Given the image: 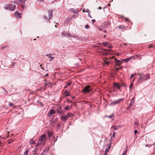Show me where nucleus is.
Masks as SVG:
<instances>
[{
	"label": "nucleus",
	"instance_id": "f8f14e48",
	"mask_svg": "<svg viewBox=\"0 0 155 155\" xmlns=\"http://www.w3.org/2000/svg\"><path fill=\"white\" fill-rule=\"evenodd\" d=\"M110 146H111V145H110V144H108L107 145L108 148H106V150H105V153H106V154H107V153L109 151V149H110Z\"/></svg>",
	"mask_w": 155,
	"mask_h": 155
},
{
	"label": "nucleus",
	"instance_id": "7c9ffc66",
	"mask_svg": "<svg viewBox=\"0 0 155 155\" xmlns=\"http://www.w3.org/2000/svg\"><path fill=\"white\" fill-rule=\"evenodd\" d=\"M139 124V121H136L135 122V123H134V124L135 125H138Z\"/></svg>",
	"mask_w": 155,
	"mask_h": 155
},
{
	"label": "nucleus",
	"instance_id": "5fc2aeb1",
	"mask_svg": "<svg viewBox=\"0 0 155 155\" xmlns=\"http://www.w3.org/2000/svg\"><path fill=\"white\" fill-rule=\"evenodd\" d=\"M125 21H127V20H128V19L127 18H125Z\"/></svg>",
	"mask_w": 155,
	"mask_h": 155
},
{
	"label": "nucleus",
	"instance_id": "bb28decb",
	"mask_svg": "<svg viewBox=\"0 0 155 155\" xmlns=\"http://www.w3.org/2000/svg\"><path fill=\"white\" fill-rule=\"evenodd\" d=\"M114 116V114H112L111 115L109 116H107V117L109 118H111Z\"/></svg>",
	"mask_w": 155,
	"mask_h": 155
},
{
	"label": "nucleus",
	"instance_id": "0eeeda50",
	"mask_svg": "<svg viewBox=\"0 0 155 155\" xmlns=\"http://www.w3.org/2000/svg\"><path fill=\"white\" fill-rule=\"evenodd\" d=\"M68 36L69 38H78L77 36H75L74 35H71L69 32H67V36Z\"/></svg>",
	"mask_w": 155,
	"mask_h": 155
},
{
	"label": "nucleus",
	"instance_id": "393cba45",
	"mask_svg": "<svg viewBox=\"0 0 155 155\" xmlns=\"http://www.w3.org/2000/svg\"><path fill=\"white\" fill-rule=\"evenodd\" d=\"M28 151H29L28 149L26 150L24 153V155H27L28 154Z\"/></svg>",
	"mask_w": 155,
	"mask_h": 155
},
{
	"label": "nucleus",
	"instance_id": "c756f323",
	"mask_svg": "<svg viewBox=\"0 0 155 155\" xmlns=\"http://www.w3.org/2000/svg\"><path fill=\"white\" fill-rule=\"evenodd\" d=\"M127 150H126L123 153V154L122 155H126L127 153Z\"/></svg>",
	"mask_w": 155,
	"mask_h": 155
},
{
	"label": "nucleus",
	"instance_id": "bf43d9fd",
	"mask_svg": "<svg viewBox=\"0 0 155 155\" xmlns=\"http://www.w3.org/2000/svg\"><path fill=\"white\" fill-rule=\"evenodd\" d=\"M104 32H106V30H104V31H103Z\"/></svg>",
	"mask_w": 155,
	"mask_h": 155
},
{
	"label": "nucleus",
	"instance_id": "72a5a7b5",
	"mask_svg": "<svg viewBox=\"0 0 155 155\" xmlns=\"http://www.w3.org/2000/svg\"><path fill=\"white\" fill-rule=\"evenodd\" d=\"M134 57H135L133 56H131L128 58H129V60H130V59H132L134 58Z\"/></svg>",
	"mask_w": 155,
	"mask_h": 155
},
{
	"label": "nucleus",
	"instance_id": "603ef678",
	"mask_svg": "<svg viewBox=\"0 0 155 155\" xmlns=\"http://www.w3.org/2000/svg\"><path fill=\"white\" fill-rule=\"evenodd\" d=\"M3 137H2L1 136H0V139H3Z\"/></svg>",
	"mask_w": 155,
	"mask_h": 155
},
{
	"label": "nucleus",
	"instance_id": "e2e57ef3",
	"mask_svg": "<svg viewBox=\"0 0 155 155\" xmlns=\"http://www.w3.org/2000/svg\"><path fill=\"white\" fill-rule=\"evenodd\" d=\"M83 12H85V11H84V9L83 10Z\"/></svg>",
	"mask_w": 155,
	"mask_h": 155
},
{
	"label": "nucleus",
	"instance_id": "5701e85b",
	"mask_svg": "<svg viewBox=\"0 0 155 155\" xmlns=\"http://www.w3.org/2000/svg\"><path fill=\"white\" fill-rule=\"evenodd\" d=\"M104 63L106 65L108 64H109L110 62V61H107L106 60H104Z\"/></svg>",
	"mask_w": 155,
	"mask_h": 155
},
{
	"label": "nucleus",
	"instance_id": "a19ab883",
	"mask_svg": "<svg viewBox=\"0 0 155 155\" xmlns=\"http://www.w3.org/2000/svg\"><path fill=\"white\" fill-rule=\"evenodd\" d=\"M44 18L46 20V19H47V17L46 16H44Z\"/></svg>",
	"mask_w": 155,
	"mask_h": 155
},
{
	"label": "nucleus",
	"instance_id": "09e8293b",
	"mask_svg": "<svg viewBox=\"0 0 155 155\" xmlns=\"http://www.w3.org/2000/svg\"><path fill=\"white\" fill-rule=\"evenodd\" d=\"M74 9H71V11H72V12H73V13H74L75 12H74Z\"/></svg>",
	"mask_w": 155,
	"mask_h": 155
},
{
	"label": "nucleus",
	"instance_id": "2eb2a0df",
	"mask_svg": "<svg viewBox=\"0 0 155 155\" xmlns=\"http://www.w3.org/2000/svg\"><path fill=\"white\" fill-rule=\"evenodd\" d=\"M115 63L116 64L118 65H119L122 62L119 60H115Z\"/></svg>",
	"mask_w": 155,
	"mask_h": 155
},
{
	"label": "nucleus",
	"instance_id": "79ce46f5",
	"mask_svg": "<svg viewBox=\"0 0 155 155\" xmlns=\"http://www.w3.org/2000/svg\"><path fill=\"white\" fill-rule=\"evenodd\" d=\"M115 132H114V133L113 134V136H113V137H115Z\"/></svg>",
	"mask_w": 155,
	"mask_h": 155
},
{
	"label": "nucleus",
	"instance_id": "13d9d810",
	"mask_svg": "<svg viewBox=\"0 0 155 155\" xmlns=\"http://www.w3.org/2000/svg\"><path fill=\"white\" fill-rule=\"evenodd\" d=\"M110 3H109V4H108V5H108V6H110Z\"/></svg>",
	"mask_w": 155,
	"mask_h": 155
},
{
	"label": "nucleus",
	"instance_id": "39448f33",
	"mask_svg": "<svg viewBox=\"0 0 155 155\" xmlns=\"http://www.w3.org/2000/svg\"><path fill=\"white\" fill-rule=\"evenodd\" d=\"M122 100L123 99L120 98L118 100L112 101L110 102V106H114L116 104H118L120 103Z\"/></svg>",
	"mask_w": 155,
	"mask_h": 155
},
{
	"label": "nucleus",
	"instance_id": "8fccbe9b",
	"mask_svg": "<svg viewBox=\"0 0 155 155\" xmlns=\"http://www.w3.org/2000/svg\"><path fill=\"white\" fill-rule=\"evenodd\" d=\"M102 9V8L101 7H100L99 6L98 8V9L99 10V9Z\"/></svg>",
	"mask_w": 155,
	"mask_h": 155
},
{
	"label": "nucleus",
	"instance_id": "6ab92c4d",
	"mask_svg": "<svg viewBox=\"0 0 155 155\" xmlns=\"http://www.w3.org/2000/svg\"><path fill=\"white\" fill-rule=\"evenodd\" d=\"M38 149L37 148H35V149L33 150V153L34 155H35L36 153V152H37L38 151Z\"/></svg>",
	"mask_w": 155,
	"mask_h": 155
},
{
	"label": "nucleus",
	"instance_id": "6e6552de",
	"mask_svg": "<svg viewBox=\"0 0 155 155\" xmlns=\"http://www.w3.org/2000/svg\"><path fill=\"white\" fill-rule=\"evenodd\" d=\"M55 112V111L54 110L51 109L50 110L48 113V115L49 117L51 116L53 114H54Z\"/></svg>",
	"mask_w": 155,
	"mask_h": 155
},
{
	"label": "nucleus",
	"instance_id": "9d476101",
	"mask_svg": "<svg viewBox=\"0 0 155 155\" xmlns=\"http://www.w3.org/2000/svg\"><path fill=\"white\" fill-rule=\"evenodd\" d=\"M45 55L46 56L48 57L49 58H51L49 61H51L52 60H53L54 58V57H53L51 56V54H46Z\"/></svg>",
	"mask_w": 155,
	"mask_h": 155
},
{
	"label": "nucleus",
	"instance_id": "b1692460",
	"mask_svg": "<svg viewBox=\"0 0 155 155\" xmlns=\"http://www.w3.org/2000/svg\"><path fill=\"white\" fill-rule=\"evenodd\" d=\"M122 60L125 62H128L129 60V58H127L126 59H122Z\"/></svg>",
	"mask_w": 155,
	"mask_h": 155
},
{
	"label": "nucleus",
	"instance_id": "a878e982",
	"mask_svg": "<svg viewBox=\"0 0 155 155\" xmlns=\"http://www.w3.org/2000/svg\"><path fill=\"white\" fill-rule=\"evenodd\" d=\"M52 133L50 132H49L48 133V135L49 137H50L52 136Z\"/></svg>",
	"mask_w": 155,
	"mask_h": 155
},
{
	"label": "nucleus",
	"instance_id": "a211bd4d",
	"mask_svg": "<svg viewBox=\"0 0 155 155\" xmlns=\"http://www.w3.org/2000/svg\"><path fill=\"white\" fill-rule=\"evenodd\" d=\"M118 28L120 29H123L125 28V27L123 25H120L119 26Z\"/></svg>",
	"mask_w": 155,
	"mask_h": 155
},
{
	"label": "nucleus",
	"instance_id": "052dcab7",
	"mask_svg": "<svg viewBox=\"0 0 155 155\" xmlns=\"http://www.w3.org/2000/svg\"><path fill=\"white\" fill-rule=\"evenodd\" d=\"M148 146H149L148 145H146V147H147Z\"/></svg>",
	"mask_w": 155,
	"mask_h": 155
},
{
	"label": "nucleus",
	"instance_id": "a18cd8bd",
	"mask_svg": "<svg viewBox=\"0 0 155 155\" xmlns=\"http://www.w3.org/2000/svg\"><path fill=\"white\" fill-rule=\"evenodd\" d=\"M140 54H138V55H136V56H137V57H138V58H139V57H140Z\"/></svg>",
	"mask_w": 155,
	"mask_h": 155
},
{
	"label": "nucleus",
	"instance_id": "c9c22d12",
	"mask_svg": "<svg viewBox=\"0 0 155 155\" xmlns=\"http://www.w3.org/2000/svg\"><path fill=\"white\" fill-rule=\"evenodd\" d=\"M134 100H135V97H133L132 98V99H131V101L134 102Z\"/></svg>",
	"mask_w": 155,
	"mask_h": 155
},
{
	"label": "nucleus",
	"instance_id": "9b49d317",
	"mask_svg": "<svg viewBox=\"0 0 155 155\" xmlns=\"http://www.w3.org/2000/svg\"><path fill=\"white\" fill-rule=\"evenodd\" d=\"M48 12L49 19H50L53 16L52 11L51 10H49L48 11Z\"/></svg>",
	"mask_w": 155,
	"mask_h": 155
},
{
	"label": "nucleus",
	"instance_id": "f704fd0d",
	"mask_svg": "<svg viewBox=\"0 0 155 155\" xmlns=\"http://www.w3.org/2000/svg\"><path fill=\"white\" fill-rule=\"evenodd\" d=\"M9 106H12L13 105V104L12 103H11V102H9Z\"/></svg>",
	"mask_w": 155,
	"mask_h": 155
},
{
	"label": "nucleus",
	"instance_id": "473e14b6",
	"mask_svg": "<svg viewBox=\"0 0 155 155\" xmlns=\"http://www.w3.org/2000/svg\"><path fill=\"white\" fill-rule=\"evenodd\" d=\"M136 73H135L134 74H132L131 75V76H130V78H133V77L134 75H136Z\"/></svg>",
	"mask_w": 155,
	"mask_h": 155
},
{
	"label": "nucleus",
	"instance_id": "37998d69",
	"mask_svg": "<svg viewBox=\"0 0 155 155\" xmlns=\"http://www.w3.org/2000/svg\"><path fill=\"white\" fill-rule=\"evenodd\" d=\"M137 132V130H135L134 131V133L135 134H136Z\"/></svg>",
	"mask_w": 155,
	"mask_h": 155
},
{
	"label": "nucleus",
	"instance_id": "c03bdc74",
	"mask_svg": "<svg viewBox=\"0 0 155 155\" xmlns=\"http://www.w3.org/2000/svg\"><path fill=\"white\" fill-rule=\"evenodd\" d=\"M153 46V45H150L149 46V48H151Z\"/></svg>",
	"mask_w": 155,
	"mask_h": 155
},
{
	"label": "nucleus",
	"instance_id": "0e129e2a",
	"mask_svg": "<svg viewBox=\"0 0 155 155\" xmlns=\"http://www.w3.org/2000/svg\"><path fill=\"white\" fill-rule=\"evenodd\" d=\"M57 140H56L55 141H54V143Z\"/></svg>",
	"mask_w": 155,
	"mask_h": 155
},
{
	"label": "nucleus",
	"instance_id": "412c9836",
	"mask_svg": "<svg viewBox=\"0 0 155 155\" xmlns=\"http://www.w3.org/2000/svg\"><path fill=\"white\" fill-rule=\"evenodd\" d=\"M62 36H67V32L65 31H64L62 33Z\"/></svg>",
	"mask_w": 155,
	"mask_h": 155
},
{
	"label": "nucleus",
	"instance_id": "6e6d98bb",
	"mask_svg": "<svg viewBox=\"0 0 155 155\" xmlns=\"http://www.w3.org/2000/svg\"><path fill=\"white\" fill-rule=\"evenodd\" d=\"M12 66H14V65L15 64V63H12Z\"/></svg>",
	"mask_w": 155,
	"mask_h": 155
},
{
	"label": "nucleus",
	"instance_id": "4c0bfd02",
	"mask_svg": "<svg viewBox=\"0 0 155 155\" xmlns=\"http://www.w3.org/2000/svg\"><path fill=\"white\" fill-rule=\"evenodd\" d=\"M71 84V83L70 82H68L67 85L68 86H70Z\"/></svg>",
	"mask_w": 155,
	"mask_h": 155
},
{
	"label": "nucleus",
	"instance_id": "4d7b16f0",
	"mask_svg": "<svg viewBox=\"0 0 155 155\" xmlns=\"http://www.w3.org/2000/svg\"><path fill=\"white\" fill-rule=\"evenodd\" d=\"M2 143V141L0 140V145Z\"/></svg>",
	"mask_w": 155,
	"mask_h": 155
},
{
	"label": "nucleus",
	"instance_id": "1a4fd4ad",
	"mask_svg": "<svg viewBox=\"0 0 155 155\" xmlns=\"http://www.w3.org/2000/svg\"><path fill=\"white\" fill-rule=\"evenodd\" d=\"M15 15L16 18H21V15L20 13L18 12H15Z\"/></svg>",
	"mask_w": 155,
	"mask_h": 155
},
{
	"label": "nucleus",
	"instance_id": "2f4dec72",
	"mask_svg": "<svg viewBox=\"0 0 155 155\" xmlns=\"http://www.w3.org/2000/svg\"><path fill=\"white\" fill-rule=\"evenodd\" d=\"M84 27L85 28L88 29L89 28V25H86Z\"/></svg>",
	"mask_w": 155,
	"mask_h": 155
},
{
	"label": "nucleus",
	"instance_id": "7ed1b4c3",
	"mask_svg": "<svg viewBox=\"0 0 155 155\" xmlns=\"http://www.w3.org/2000/svg\"><path fill=\"white\" fill-rule=\"evenodd\" d=\"M74 116V114L71 113L67 114L65 116L62 117L61 119L63 120H64V122H66V120L68 118L73 117Z\"/></svg>",
	"mask_w": 155,
	"mask_h": 155
},
{
	"label": "nucleus",
	"instance_id": "aec40b11",
	"mask_svg": "<svg viewBox=\"0 0 155 155\" xmlns=\"http://www.w3.org/2000/svg\"><path fill=\"white\" fill-rule=\"evenodd\" d=\"M134 102L132 101H130V103L129 104V107H128V109H130V107L132 105H133L134 104Z\"/></svg>",
	"mask_w": 155,
	"mask_h": 155
},
{
	"label": "nucleus",
	"instance_id": "dca6fc26",
	"mask_svg": "<svg viewBox=\"0 0 155 155\" xmlns=\"http://www.w3.org/2000/svg\"><path fill=\"white\" fill-rule=\"evenodd\" d=\"M114 86L118 88V89H120V86L118 83H115L114 84Z\"/></svg>",
	"mask_w": 155,
	"mask_h": 155
},
{
	"label": "nucleus",
	"instance_id": "c85d7f7f",
	"mask_svg": "<svg viewBox=\"0 0 155 155\" xmlns=\"http://www.w3.org/2000/svg\"><path fill=\"white\" fill-rule=\"evenodd\" d=\"M45 151L46 150H44L43 151V152L40 154V155H46V154H45L44 153L45 152Z\"/></svg>",
	"mask_w": 155,
	"mask_h": 155
},
{
	"label": "nucleus",
	"instance_id": "3c124183",
	"mask_svg": "<svg viewBox=\"0 0 155 155\" xmlns=\"http://www.w3.org/2000/svg\"><path fill=\"white\" fill-rule=\"evenodd\" d=\"M20 1H22L23 2H25L26 0H19Z\"/></svg>",
	"mask_w": 155,
	"mask_h": 155
},
{
	"label": "nucleus",
	"instance_id": "cd10ccee",
	"mask_svg": "<svg viewBox=\"0 0 155 155\" xmlns=\"http://www.w3.org/2000/svg\"><path fill=\"white\" fill-rule=\"evenodd\" d=\"M70 107L69 106L67 105L65 107V109L66 110H68L70 108Z\"/></svg>",
	"mask_w": 155,
	"mask_h": 155
},
{
	"label": "nucleus",
	"instance_id": "20e7f679",
	"mask_svg": "<svg viewBox=\"0 0 155 155\" xmlns=\"http://www.w3.org/2000/svg\"><path fill=\"white\" fill-rule=\"evenodd\" d=\"M4 8L6 10H9L12 11H13L15 9V6L11 5H8L4 7Z\"/></svg>",
	"mask_w": 155,
	"mask_h": 155
},
{
	"label": "nucleus",
	"instance_id": "864d4df0",
	"mask_svg": "<svg viewBox=\"0 0 155 155\" xmlns=\"http://www.w3.org/2000/svg\"><path fill=\"white\" fill-rule=\"evenodd\" d=\"M68 86L67 85H66V86H65L64 87V88H66Z\"/></svg>",
	"mask_w": 155,
	"mask_h": 155
},
{
	"label": "nucleus",
	"instance_id": "e433bc0d",
	"mask_svg": "<svg viewBox=\"0 0 155 155\" xmlns=\"http://www.w3.org/2000/svg\"><path fill=\"white\" fill-rule=\"evenodd\" d=\"M30 142H31V143L32 144H34V143H35V142L34 141H33V140H30Z\"/></svg>",
	"mask_w": 155,
	"mask_h": 155
},
{
	"label": "nucleus",
	"instance_id": "f257e3e1",
	"mask_svg": "<svg viewBox=\"0 0 155 155\" xmlns=\"http://www.w3.org/2000/svg\"><path fill=\"white\" fill-rule=\"evenodd\" d=\"M137 74L139 75L140 76L138 81L140 83L142 82L143 81H146L150 78V75L148 74L146 75H144L142 73Z\"/></svg>",
	"mask_w": 155,
	"mask_h": 155
},
{
	"label": "nucleus",
	"instance_id": "49530a36",
	"mask_svg": "<svg viewBox=\"0 0 155 155\" xmlns=\"http://www.w3.org/2000/svg\"><path fill=\"white\" fill-rule=\"evenodd\" d=\"M88 16L90 18H92V17H91V16L90 15V13H89L88 14Z\"/></svg>",
	"mask_w": 155,
	"mask_h": 155
},
{
	"label": "nucleus",
	"instance_id": "58836bf2",
	"mask_svg": "<svg viewBox=\"0 0 155 155\" xmlns=\"http://www.w3.org/2000/svg\"><path fill=\"white\" fill-rule=\"evenodd\" d=\"M8 144H10L12 142V140H8Z\"/></svg>",
	"mask_w": 155,
	"mask_h": 155
},
{
	"label": "nucleus",
	"instance_id": "f03ea898",
	"mask_svg": "<svg viewBox=\"0 0 155 155\" xmlns=\"http://www.w3.org/2000/svg\"><path fill=\"white\" fill-rule=\"evenodd\" d=\"M47 140V138L45 136V134H43L41 135L39 140L41 143L44 144Z\"/></svg>",
	"mask_w": 155,
	"mask_h": 155
},
{
	"label": "nucleus",
	"instance_id": "774afa93",
	"mask_svg": "<svg viewBox=\"0 0 155 155\" xmlns=\"http://www.w3.org/2000/svg\"><path fill=\"white\" fill-rule=\"evenodd\" d=\"M38 144H39V143H37V145H38Z\"/></svg>",
	"mask_w": 155,
	"mask_h": 155
},
{
	"label": "nucleus",
	"instance_id": "4468645a",
	"mask_svg": "<svg viewBox=\"0 0 155 155\" xmlns=\"http://www.w3.org/2000/svg\"><path fill=\"white\" fill-rule=\"evenodd\" d=\"M133 85L134 84L133 82H131L130 84V86H129V91L130 92H131L132 90Z\"/></svg>",
	"mask_w": 155,
	"mask_h": 155
},
{
	"label": "nucleus",
	"instance_id": "de8ad7c7",
	"mask_svg": "<svg viewBox=\"0 0 155 155\" xmlns=\"http://www.w3.org/2000/svg\"><path fill=\"white\" fill-rule=\"evenodd\" d=\"M86 12L88 13V14L90 13H89L90 11L88 9H87V10Z\"/></svg>",
	"mask_w": 155,
	"mask_h": 155
},
{
	"label": "nucleus",
	"instance_id": "4be33fe9",
	"mask_svg": "<svg viewBox=\"0 0 155 155\" xmlns=\"http://www.w3.org/2000/svg\"><path fill=\"white\" fill-rule=\"evenodd\" d=\"M66 96H70V93L67 90L65 91V93Z\"/></svg>",
	"mask_w": 155,
	"mask_h": 155
},
{
	"label": "nucleus",
	"instance_id": "69168bd1",
	"mask_svg": "<svg viewBox=\"0 0 155 155\" xmlns=\"http://www.w3.org/2000/svg\"><path fill=\"white\" fill-rule=\"evenodd\" d=\"M104 37H106V35H104Z\"/></svg>",
	"mask_w": 155,
	"mask_h": 155
},
{
	"label": "nucleus",
	"instance_id": "f3484780",
	"mask_svg": "<svg viewBox=\"0 0 155 155\" xmlns=\"http://www.w3.org/2000/svg\"><path fill=\"white\" fill-rule=\"evenodd\" d=\"M103 45L105 47H109V43L108 42H104L103 43Z\"/></svg>",
	"mask_w": 155,
	"mask_h": 155
},
{
	"label": "nucleus",
	"instance_id": "680f3d73",
	"mask_svg": "<svg viewBox=\"0 0 155 155\" xmlns=\"http://www.w3.org/2000/svg\"><path fill=\"white\" fill-rule=\"evenodd\" d=\"M58 126H60V124H58Z\"/></svg>",
	"mask_w": 155,
	"mask_h": 155
},
{
	"label": "nucleus",
	"instance_id": "338daca9",
	"mask_svg": "<svg viewBox=\"0 0 155 155\" xmlns=\"http://www.w3.org/2000/svg\"><path fill=\"white\" fill-rule=\"evenodd\" d=\"M107 154H106V153H105V155H106Z\"/></svg>",
	"mask_w": 155,
	"mask_h": 155
},
{
	"label": "nucleus",
	"instance_id": "ea45409f",
	"mask_svg": "<svg viewBox=\"0 0 155 155\" xmlns=\"http://www.w3.org/2000/svg\"><path fill=\"white\" fill-rule=\"evenodd\" d=\"M95 21V20L94 19H92L91 20V21L93 23H94Z\"/></svg>",
	"mask_w": 155,
	"mask_h": 155
},
{
	"label": "nucleus",
	"instance_id": "423d86ee",
	"mask_svg": "<svg viewBox=\"0 0 155 155\" xmlns=\"http://www.w3.org/2000/svg\"><path fill=\"white\" fill-rule=\"evenodd\" d=\"M91 90V88L89 85L85 87L83 89V92L84 93H88Z\"/></svg>",
	"mask_w": 155,
	"mask_h": 155
},
{
	"label": "nucleus",
	"instance_id": "ddd939ff",
	"mask_svg": "<svg viewBox=\"0 0 155 155\" xmlns=\"http://www.w3.org/2000/svg\"><path fill=\"white\" fill-rule=\"evenodd\" d=\"M121 127V126L120 125H118L116 126H114V130H117Z\"/></svg>",
	"mask_w": 155,
	"mask_h": 155
}]
</instances>
